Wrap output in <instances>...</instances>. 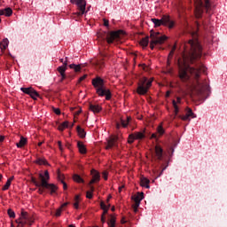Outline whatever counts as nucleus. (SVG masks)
<instances>
[{"instance_id": "obj_11", "label": "nucleus", "mask_w": 227, "mask_h": 227, "mask_svg": "<svg viewBox=\"0 0 227 227\" xmlns=\"http://www.w3.org/2000/svg\"><path fill=\"white\" fill-rule=\"evenodd\" d=\"M20 90L23 93H26V95H29V97H31V98H33L34 100H36V98L40 97V94H38V92L35 91V89H33V87H28V88L21 87Z\"/></svg>"}, {"instance_id": "obj_24", "label": "nucleus", "mask_w": 227, "mask_h": 227, "mask_svg": "<svg viewBox=\"0 0 227 227\" xmlns=\"http://www.w3.org/2000/svg\"><path fill=\"white\" fill-rule=\"evenodd\" d=\"M27 144V138L20 137V142L16 144L17 148H22Z\"/></svg>"}, {"instance_id": "obj_51", "label": "nucleus", "mask_w": 227, "mask_h": 227, "mask_svg": "<svg viewBox=\"0 0 227 227\" xmlns=\"http://www.w3.org/2000/svg\"><path fill=\"white\" fill-rule=\"evenodd\" d=\"M151 139H159V138L157 137V134L153 133L152 136H151Z\"/></svg>"}, {"instance_id": "obj_15", "label": "nucleus", "mask_w": 227, "mask_h": 227, "mask_svg": "<svg viewBox=\"0 0 227 227\" xmlns=\"http://www.w3.org/2000/svg\"><path fill=\"white\" fill-rule=\"evenodd\" d=\"M90 175L92 176V179L90 182V185L97 184V182H100V173L98 171H97L96 169H92L90 171Z\"/></svg>"}, {"instance_id": "obj_62", "label": "nucleus", "mask_w": 227, "mask_h": 227, "mask_svg": "<svg viewBox=\"0 0 227 227\" xmlns=\"http://www.w3.org/2000/svg\"><path fill=\"white\" fill-rule=\"evenodd\" d=\"M32 182H33V184H35V182H36V179L35 177H33Z\"/></svg>"}, {"instance_id": "obj_13", "label": "nucleus", "mask_w": 227, "mask_h": 227, "mask_svg": "<svg viewBox=\"0 0 227 227\" xmlns=\"http://www.w3.org/2000/svg\"><path fill=\"white\" fill-rule=\"evenodd\" d=\"M130 120H132L131 116H127L126 119L121 118L120 122H116L117 130H120L121 127H123V129H127L129 123H130Z\"/></svg>"}, {"instance_id": "obj_4", "label": "nucleus", "mask_w": 227, "mask_h": 227, "mask_svg": "<svg viewBox=\"0 0 227 227\" xmlns=\"http://www.w3.org/2000/svg\"><path fill=\"white\" fill-rule=\"evenodd\" d=\"M195 4V17L200 19L203 15V9L205 8L207 12L210 10V0H194Z\"/></svg>"}, {"instance_id": "obj_31", "label": "nucleus", "mask_w": 227, "mask_h": 227, "mask_svg": "<svg viewBox=\"0 0 227 227\" xmlns=\"http://www.w3.org/2000/svg\"><path fill=\"white\" fill-rule=\"evenodd\" d=\"M69 68L72 70H74L75 72H81V64L75 65V64H70Z\"/></svg>"}, {"instance_id": "obj_44", "label": "nucleus", "mask_w": 227, "mask_h": 227, "mask_svg": "<svg viewBox=\"0 0 227 227\" xmlns=\"http://www.w3.org/2000/svg\"><path fill=\"white\" fill-rule=\"evenodd\" d=\"M53 112L55 113V114H61V110H59V108H53Z\"/></svg>"}, {"instance_id": "obj_17", "label": "nucleus", "mask_w": 227, "mask_h": 227, "mask_svg": "<svg viewBox=\"0 0 227 227\" xmlns=\"http://www.w3.org/2000/svg\"><path fill=\"white\" fill-rule=\"evenodd\" d=\"M144 199H145L144 192H140L133 198L135 203H137V207H139L141 205V201H143Z\"/></svg>"}, {"instance_id": "obj_33", "label": "nucleus", "mask_w": 227, "mask_h": 227, "mask_svg": "<svg viewBox=\"0 0 227 227\" xmlns=\"http://www.w3.org/2000/svg\"><path fill=\"white\" fill-rule=\"evenodd\" d=\"M36 164H39L40 166H47V160L44 158H39L35 160Z\"/></svg>"}, {"instance_id": "obj_38", "label": "nucleus", "mask_w": 227, "mask_h": 227, "mask_svg": "<svg viewBox=\"0 0 227 227\" xmlns=\"http://www.w3.org/2000/svg\"><path fill=\"white\" fill-rule=\"evenodd\" d=\"M93 191L94 188L92 187L90 192H87L86 198H88V200H91V198H93Z\"/></svg>"}, {"instance_id": "obj_57", "label": "nucleus", "mask_w": 227, "mask_h": 227, "mask_svg": "<svg viewBox=\"0 0 227 227\" xmlns=\"http://www.w3.org/2000/svg\"><path fill=\"white\" fill-rule=\"evenodd\" d=\"M134 208H139V206H137V202H135V205L133 206Z\"/></svg>"}, {"instance_id": "obj_63", "label": "nucleus", "mask_w": 227, "mask_h": 227, "mask_svg": "<svg viewBox=\"0 0 227 227\" xmlns=\"http://www.w3.org/2000/svg\"><path fill=\"white\" fill-rule=\"evenodd\" d=\"M134 212H137V207H133Z\"/></svg>"}, {"instance_id": "obj_50", "label": "nucleus", "mask_w": 227, "mask_h": 227, "mask_svg": "<svg viewBox=\"0 0 227 227\" xmlns=\"http://www.w3.org/2000/svg\"><path fill=\"white\" fill-rule=\"evenodd\" d=\"M81 200V196L75 195L74 201L79 203V200Z\"/></svg>"}, {"instance_id": "obj_18", "label": "nucleus", "mask_w": 227, "mask_h": 227, "mask_svg": "<svg viewBox=\"0 0 227 227\" xmlns=\"http://www.w3.org/2000/svg\"><path fill=\"white\" fill-rule=\"evenodd\" d=\"M155 153L158 160H162V155L164 153V150H162V147H160V145L155 146Z\"/></svg>"}, {"instance_id": "obj_37", "label": "nucleus", "mask_w": 227, "mask_h": 227, "mask_svg": "<svg viewBox=\"0 0 227 227\" xmlns=\"http://www.w3.org/2000/svg\"><path fill=\"white\" fill-rule=\"evenodd\" d=\"M134 141H136V137H134V134L132 133V134H130V135L129 136L128 143H129V145H132V143H134Z\"/></svg>"}, {"instance_id": "obj_48", "label": "nucleus", "mask_w": 227, "mask_h": 227, "mask_svg": "<svg viewBox=\"0 0 227 227\" xmlns=\"http://www.w3.org/2000/svg\"><path fill=\"white\" fill-rule=\"evenodd\" d=\"M62 184H63L64 191H67V189L68 188V186L67 185V183L65 181H62Z\"/></svg>"}, {"instance_id": "obj_29", "label": "nucleus", "mask_w": 227, "mask_h": 227, "mask_svg": "<svg viewBox=\"0 0 227 227\" xmlns=\"http://www.w3.org/2000/svg\"><path fill=\"white\" fill-rule=\"evenodd\" d=\"M107 224L108 227H116V217L112 215Z\"/></svg>"}, {"instance_id": "obj_45", "label": "nucleus", "mask_w": 227, "mask_h": 227, "mask_svg": "<svg viewBox=\"0 0 227 227\" xmlns=\"http://www.w3.org/2000/svg\"><path fill=\"white\" fill-rule=\"evenodd\" d=\"M102 175H103V178H104V180H107V176H108V173H107V171H104L103 173H102Z\"/></svg>"}, {"instance_id": "obj_23", "label": "nucleus", "mask_w": 227, "mask_h": 227, "mask_svg": "<svg viewBox=\"0 0 227 227\" xmlns=\"http://www.w3.org/2000/svg\"><path fill=\"white\" fill-rule=\"evenodd\" d=\"M9 43H10V41L8 40V38L3 39V41L0 43L1 51H6V49L8 48Z\"/></svg>"}, {"instance_id": "obj_47", "label": "nucleus", "mask_w": 227, "mask_h": 227, "mask_svg": "<svg viewBox=\"0 0 227 227\" xmlns=\"http://www.w3.org/2000/svg\"><path fill=\"white\" fill-rule=\"evenodd\" d=\"M104 26H106V27H109V20L104 19Z\"/></svg>"}, {"instance_id": "obj_49", "label": "nucleus", "mask_w": 227, "mask_h": 227, "mask_svg": "<svg viewBox=\"0 0 227 227\" xmlns=\"http://www.w3.org/2000/svg\"><path fill=\"white\" fill-rule=\"evenodd\" d=\"M58 145H59V148L60 152H63V145H61V141H59Z\"/></svg>"}, {"instance_id": "obj_19", "label": "nucleus", "mask_w": 227, "mask_h": 227, "mask_svg": "<svg viewBox=\"0 0 227 227\" xmlns=\"http://www.w3.org/2000/svg\"><path fill=\"white\" fill-rule=\"evenodd\" d=\"M172 104H173V107H174V109H175V114H178L180 109L178 108V105H177V104H182V98L177 97V98H176V100H173V101H172Z\"/></svg>"}, {"instance_id": "obj_54", "label": "nucleus", "mask_w": 227, "mask_h": 227, "mask_svg": "<svg viewBox=\"0 0 227 227\" xmlns=\"http://www.w3.org/2000/svg\"><path fill=\"white\" fill-rule=\"evenodd\" d=\"M103 216L106 215V214H107V212L109 211V209H103Z\"/></svg>"}, {"instance_id": "obj_28", "label": "nucleus", "mask_w": 227, "mask_h": 227, "mask_svg": "<svg viewBox=\"0 0 227 227\" xmlns=\"http://www.w3.org/2000/svg\"><path fill=\"white\" fill-rule=\"evenodd\" d=\"M150 40H149V37L146 36V37H144L140 40V45L142 47H148V43H149Z\"/></svg>"}, {"instance_id": "obj_16", "label": "nucleus", "mask_w": 227, "mask_h": 227, "mask_svg": "<svg viewBox=\"0 0 227 227\" xmlns=\"http://www.w3.org/2000/svg\"><path fill=\"white\" fill-rule=\"evenodd\" d=\"M12 14L13 11L10 7H7L5 9H0V16L4 15V17H12Z\"/></svg>"}, {"instance_id": "obj_6", "label": "nucleus", "mask_w": 227, "mask_h": 227, "mask_svg": "<svg viewBox=\"0 0 227 227\" xmlns=\"http://www.w3.org/2000/svg\"><path fill=\"white\" fill-rule=\"evenodd\" d=\"M152 82H153V79L148 80V78L143 77L138 82V87L137 89L138 95H146L148 90L152 88Z\"/></svg>"}, {"instance_id": "obj_32", "label": "nucleus", "mask_w": 227, "mask_h": 227, "mask_svg": "<svg viewBox=\"0 0 227 227\" xmlns=\"http://www.w3.org/2000/svg\"><path fill=\"white\" fill-rule=\"evenodd\" d=\"M58 129L59 130H60V132H63V130H65L66 129H68V121H66L62 122Z\"/></svg>"}, {"instance_id": "obj_35", "label": "nucleus", "mask_w": 227, "mask_h": 227, "mask_svg": "<svg viewBox=\"0 0 227 227\" xmlns=\"http://www.w3.org/2000/svg\"><path fill=\"white\" fill-rule=\"evenodd\" d=\"M186 114L189 118H196V114L192 113V109L189 107L186 108Z\"/></svg>"}, {"instance_id": "obj_27", "label": "nucleus", "mask_w": 227, "mask_h": 227, "mask_svg": "<svg viewBox=\"0 0 227 227\" xmlns=\"http://www.w3.org/2000/svg\"><path fill=\"white\" fill-rule=\"evenodd\" d=\"M77 132L80 137H86V131H84V129L81 128V126H77Z\"/></svg>"}, {"instance_id": "obj_1", "label": "nucleus", "mask_w": 227, "mask_h": 227, "mask_svg": "<svg viewBox=\"0 0 227 227\" xmlns=\"http://www.w3.org/2000/svg\"><path fill=\"white\" fill-rule=\"evenodd\" d=\"M192 36V38L184 45V53L183 58L184 62L183 66L179 62V77L184 82L189 81L191 77H193L195 83L192 88V95H197L199 98L207 100L210 96V86L206 80H200V75H201V73L205 74L207 72V67L203 64H199L197 67H192L185 63L187 59H190L192 63L203 56V48L200 44V41H198V33L193 32Z\"/></svg>"}, {"instance_id": "obj_36", "label": "nucleus", "mask_w": 227, "mask_h": 227, "mask_svg": "<svg viewBox=\"0 0 227 227\" xmlns=\"http://www.w3.org/2000/svg\"><path fill=\"white\" fill-rule=\"evenodd\" d=\"M7 214L11 219H15V211L12 209H8Z\"/></svg>"}, {"instance_id": "obj_26", "label": "nucleus", "mask_w": 227, "mask_h": 227, "mask_svg": "<svg viewBox=\"0 0 227 227\" xmlns=\"http://www.w3.org/2000/svg\"><path fill=\"white\" fill-rule=\"evenodd\" d=\"M77 147H78V150L80 152V153H86V146H84V144L82 142H78L77 143Z\"/></svg>"}, {"instance_id": "obj_39", "label": "nucleus", "mask_w": 227, "mask_h": 227, "mask_svg": "<svg viewBox=\"0 0 227 227\" xmlns=\"http://www.w3.org/2000/svg\"><path fill=\"white\" fill-rule=\"evenodd\" d=\"M58 180L59 182H61V184L63 182H65V176H63V174H60L59 172H58Z\"/></svg>"}, {"instance_id": "obj_53", "label": "nucleus", "mask_w": 227, "mask_h": 227, "mask_svg": "<svg viewBox=\"0 0 227 227\" xmlns=\"http://www.w3.org/2000/svg\"><path fill=\"white\" fill-rule=\"evenodd\" d=\"M67 206H68V202H66L61 205L60 208L63 210L64 207H67Z\"/></svg>"}, {"instance_id": "obj_10", "label": "nucleus", "mask_w": 227, "mask_h": 227, "mask_svg": "<svg viewBox=\"0 0 227 227\" xmlns=\"http://www.w3.org/2000/svg\"><path fill=\"white\" fill-rule=\"evenodd\" d=\"M118 143H120V137L110 136L106 142V150H113V148H118Z\"/></svg>"}, {"instance_id": "obj_58", "label": "nucleus", "mask_w": 227, "mask_h": 227, "mask_svg": "<svg viewBox=\"0 0 227 227\" xmlns=\"http://www.w3.org/2000/svg\"><path fill=\"white\" fill-rule=\"evenodd\" d=\"M101 221H102V223H106V217H104V215H102Z\"/></svg>"}, {"instance_id": "obj_40", "label": "nucleus", "mask_w": 227, "mask_h": 227, "mask_svg": "<svg viewBox=\"0 0 227 227\" xmlns=\"http://www.w3.org/2000/svg\"><path fill=\"white\" fill-rule=\"evenodd\" d=\"M109 205H106V203H104V201H101L100 202V207L102 208V210H106V209H109Z\"/></svg>"}, {"instance_id": "obj_55", "label": "nucleus", "mask_w": 227, "mask_h": 227, "mask_svg": "<svg viewBox=\"0 0 227 227\" xmlns=\"http://www.w3.org/2000/svg\"><path fill=\"white\" fill-rule=\"evenodd\" d=\"M3 141H4V137L0 136V143H3Z\"/></svg>"}, {"instance_id": "obj_21", "label": "nucleus", "mask_w": 227, "mask_h": 227, "mask_svg": "<svg viewBox=\"0 0 227 227\" xmlns=\"http://www.w3.org/2000/svg\"><path fill=\"white\" fill-rule=\"evenodd\" d=\"M141 187H145V189H150V179L146 177H142L140 180Z\"/></svg>"}, {"instance_id": "obj_56", "label": "nucleus", "mask_w": 227, "mask_h": 227, "mask_svg": "<svg viewBox=\"0 0 227 227\" xmlns=\"http://www.w3.org/2000/svg\"><path fill=\"white\" fill-rule=\"evenodd\" d=\"M169 95H171V91L168 90L167 93H166V97H169Z\"/></svg>"}, {"instance_id": "obj_30", "label": "nucleus", "mask_w": 227, "mask_h": 227, "mask_svg": "<svg viewBox=\"0 0 227 227\" xmlns=\"http://www.w3.org/2000/svg\"><path fill=\"white\" fill-rule=\"evenodd\" d=\"M73 180L74 182H77V184H84V179H82V177H81V176L75 174L74 176H73Z\"/></svg>"}, {"instance_id": "obj_7", "label": "nucleus", "mask_w": 227, "mask_h": 227, "mask_svg": "<svg viewBox=\"0 0 227 227\" xmlns=\"http://www.w3.org/2000/svg\"><path fill=\"white\" fill-rule=\"evenodd\" d=\"M151 42H150V49L153 51L155 49V45H160L166 42V35H160L159 32L151 31Z\"/></svg>"}, {"instance_id": "obj_2", "label": "nucleus", "mask_w": 227, "mask_h": 227, "mask_svg": "<svg viewBox=\"0 0 227 227\" xmlns=\"http://www.w3.org/2000/svg\"><path fill=\"white\" fill-rule=\"evenodd\" d=\"M92 86L96 89V93L98 97H106V100H111L113 95L111 90L106 88V82L102 77L97 76L92 79Z\"/></svg>"}, {"instance_id": "obj_3", "label": "nucleus", "mask_w": 227, "mask_h": 227, "mask_svg": "<svg viewBox=\"0 0 227 227\" xmlns=\"http://www.w3.org/2000/svg\"><path fill=\"white\" fill-rule=\"evenodd\" d=\"M39 178L41 179V183L38 181H34L35 187H43L44 189L51 191V194H54V192L58 191V186L56 184H49V180H51L49 170H45L44 175L39 174Z\"/></svg>"}, {"instance_id": "obj_61", "label": "nucleus", "mask_w": 227, "mask_h": 227, "mask_svg": "<svg viewBox=\"0 0 227 227\" xmlns=\"http://www.w3.org/2000/svg\"><path fill=\"white\" fill-rule=\"evenodd\" d=\"M42 145H43V142H39L38 143V146H42Z\"/></svg>"}, {"instance_id": "obj_41", "label": "nucleus", "mask_w": 227, "mask_h": 227, "mask_svg": "<svg viewBox=\"0 0 227 227\" xmlns=\"http://www.w3.org/2000/svg\"><path fill=\"white\" fill-rule=\"evenodd\" d=\"M175 51H176V45H174L172 50L170 51L168 54V58H173V55L175 54Z\"/></svg>"}, {"instance_id": "obj_22", "label": "nucleus", "mask_w": 227, "mask_h": 227, "mask_svg": "<svg viewBox=\"0 0 227 227\" xmlns=\"http://www.w3.org/2000/svg\"><path fill=\"white\" fill-rule=\"evenodd\" d=\"M15 176H11L10 178L7 179L5 184L3 186L2 191H8L12 185V182H13Z\"/></svg>"}, {"instance_id": "obj_64", "label": "nucleus", "mask_w": 227, "mask_h": 227, "mask_svg": "<svg viewBox=\"0 0 227 227\" xmlns=\"http://www.w3.org/2000/svg\"><path fill=\"white\" fill-rule=\"evenodd\" d=\"M69 227H75L74 224H70Z\"/></svg>"}, {"instance_id": "obj_20", "label": "nucleus", "mask_w": 227, "mask_h": 227, "mask_svg": "<svg viewBox=\"0 0 227 227\" xmlns=\"http://www.w3.org/2000/svg\"><path fill=\"white\" fill-rule=\"evenodd\" d=\"M132 134L137 141L145 139V137H146V135L145 134V129L143 131H138Z\"/></svg>"}, {"instance_id": "obj_60", "label": "nucleus", "mask_w": 227, "mask_h": 227, "mask_svg": "<svg viewBox=\"0 0 227 227\" xmlns=\"http://www.w3.org/2000/svg\"><path fill=\"white\" fill-rule=\"evenodd\" d=\"M124 186L119 187V192H121V190L123 189Z\"/></svg>"}, {"instance_id": "obj_42", "label": "nucleus", "mask_w": 227, "mask_h": 227, "mask_svg": "<svg viewBox=\"0 0 227 227\" xmlns=\"http://www.w3.org/2000/svg\"><path fill=\"white\" fill-rule=\"evenodd\" d=\"M61 212H63V209L61 207H59L55 213L56 217H59L61 215Z\"/></svg>"}, {"instance_id": "obj_43", "label": "nucleus", "mask_w": 227, "mask_h": 227, "mask_svg": "<svg viewBox=\"0 0 227 227\" xmlns=\"http://www.w3.org/2000/svg\"><path fill=\"white\" fill-rule=\"evenodd\" d=\"M189 116H188V114H186L185 115H183L182 117H181V120H183V121H187L188 120H189Z\"/></svg>"}, {"instance_id": "obj_52", "label": "nucleus", "mask_w": 227, "mask_h": 227, "mask_svg": "<svg viewBox=\"0 0 227 227\" xmlns=\"http://www.w3.org/2000/svg\"><path fill=\"white\" fill-rule=\"evenodd\" d=\"M74 207L76 208V210L79 209V202H74Z\"/></svg>"}, {"instance_id": "obj_5", "label": "nucleus", "mask_w": 227, "mask_h": 227, "mask_svg": "<svg viewBox=\"0 0 227 227\" xmlns=\"http://www.w3.org/2000/svg\"><path fill=\"white\" fill-rule=\"evenodd\" d=\"M151 20L154 24V27H160V26H166L169 29L175 27V21L171 20L168 15H164L160 20L153 18Z\"/></svg>"}, {"instance_id": "obj_9", "label": "nucleus", "mask_w": 227, "mask_h": 227, "mask_svg": "<svg viewBox=\"0 0 227 227\" xmlns=\"http://www.w3.org/2000/svg\"><path fill=\"white\" fill-rule=\"evenodd\" d=\"M70 3L77 6L78 12H75V15H77V17H82V15L87 13L86 0H70Z\"/></svg>"}, {"instance_id": "obj_14", "label": "nucleus", "mask_w": 227, "mask_h": 227, "mask_svg": "<svg viewBox=\"0 0 227 227\" xmlns=\"http://www.w3.org/2000/svg\"><path fill=\"white\" fill-rule=\"evenodd\" d=\"M67 65H68V59H67V58H66L64 65H62L57 68L59 74H60L61 81H65V79H67V74L65 72H67Z\"/></svg>"}, {"instance_id": "obj_12", "label": "nucleus", "mask_w": 227, "mask_h": 227, "mask_svg": "<svg viewBox=\"0 0 227 227\" xmlns=\"http://www.w3.org/2000/svg\"><path fill=\"white\" fill-rule=\"evenodd\" d=\"M122 30H118L115 32H112L111 34L107 35L106 36V42L107 43H113L114 40H118L120 38V35H122Z\"/></svg>"}, {"instance_id": "obj_34", "label": "nucleus", "mask_w": 227, "mask_h": 227, "mask_svg": "<svg viewBox=\"0 0 227 227\" xmlns=\"http://www.w3.org/2000/svg\"><path fill=\"white\" fill-rule=\"evenodd\" d=\"M157 132L159 133L160 136H164V133L166 132V130H164V127H162V123H160L157 127Z\"/></svg>"}, {"instance_id": "obj_8", "label": "nucleus", "mask_w": 227, "mask_h": 227, "mask_svg": "<svg viewBox=\"0 0 227 227\" xmlns=\"http://www.w3.org/2000/svg\"><path fill=\"white\" fill-rule=\"evenodd\" d=\"M16 223L18 226L24 227L26 226V224L31 226L33 223H35V221L33 220V218H31V216H29L27 212L22 210L20 218L16 220Z\"/></svg>"}, {"instance_id": "obj_46", "label": "nucleus", "mask_w": 227, "mask_h": 227, "mask_svg": "<svg viewBox=\"0 0 227 227\" xmlns=\"http://www.w3.org/2000/svg\"><path fill=\"white\" fill-rule=\"evenodd\" d=\"M86 77H88V75L84 74L82 77L79 78L78 82H82V81H84V79H86Z\"/></svg>"}, {"instance_id": "obj_25", "label": "nucleus", "mask_w": 227, "mask_h": 227, "mask_svg": "<svg viewBox=\"0 0 227 227\" xmlns=\"http://www.w3.org/2000/svg\"><path fill=\"white\" fill-rule=\"evenodd\" d=\"M90 111H92V113H100L102 111V106L98 105H90Z\"/></svg>"}, {"instance_id": "obj_59", "label": "nucleus", "mask_w": 227, "mask_h": 227, "mask_svg": "<svg viewBox=\"0 0 227 227\" xmlns=\"http://www.w3.org/2000/svg\"><path fill=\"white\" fill-rule=\"evenodd\" d=\"M165 169H166V167L162 168V170H161V172L160 174V175H162V173H164Z\"/></svg>"}]
</instances>
